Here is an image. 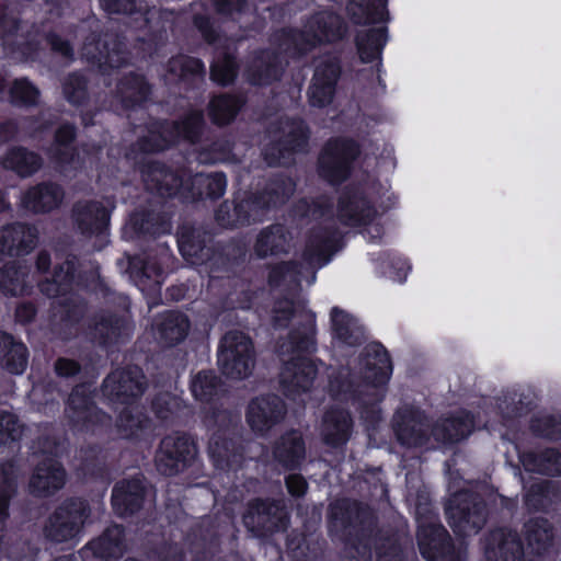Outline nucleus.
I'll return each mask as SVG.
<instances>
[{
	"instance_id": "nucleus-1",
	"label": "nucleus",
	"mask_w": 561,
	"mask_h": 561,
	"mask_svg": "<svg viewBox=\"0 0 561 561\" xmlns=\"http://www.w3.org/2000/svg\"><path fill=\"white\" fill-rule=\"evenodd\" d=\"M362 381L355 383L348 367L331 369L329 374V392L340 401L358 402L363 408L360 416L369 424L380 417L376 403L383 397V387L392 373L386 350L380 344L365 347L359 362Z\"/></svg>"
},
{
	"instance_id": "nucleus-2",
	"label": "nucleus",
	"mask_w": 561,
	"mask_h": 561,
	"mask_svg": "<svg viewBox=\"0 0 561 561\" xmlns=\"http://www.w3.org/2000/svg\"><path fill=\"white\" fill-rule=\"evenodd\" d=\"M314 328L311 316H306L302 328L293 331L279 342L277 351L284 363L279 381L286 396L296 398L311 390L318 374L314 360L304 353L314 351Z\"/></svg>"
},
{
	"instance_id": "nucleus-3",
	"label": "nucleus",
	"mask_w": 561,
	"mask_h": 561,
	"mask_svg": "<svg viewBox=\"0 0 561 561\" xmlns=\"http://www.w3.org/2000/svg\"><path fill=\"white\" fill-rule=\"evenodd\" d=\"M147 190L162 196L180 194L186 199L218 198L224 195L227 181L224 174H192L187 170L173 172L158 162H149L141 171Z\"/></svg>"
},
{
	"instance_id": "nucleus-4",
	"label": "nucleus",
	"mask_w": 561,
	"mask_h": 561,
	"mask_svg": "<svg viewBox=\"0 0 561 561\" xmlns=\"http://www.w3.org/2000/svg\"><path fill=\"white\" fill-rule=\"evenodd\" d=\"M335 233L313 231L304 252L305 265L298 270L295 262H282L274 265L268 274V283L274 287L295 290L305 278L308 285L316 280V268L325 265L335 248Z\"/></svg>"
},
{
	"instance_id": "nucleus-5",
	"label": "nucleus",
	"mask_w": 561,
	"mask_h": 561,
	"mask_svg": "<svg viewBox=\"0 0 561 561\" xmlns=\"http://www.w3.org/2000/svg\"><path fill=\"white\" fill-rule=\"evenodd\" d=\"M343 34L344 26L339 15L332 12H319L308 21L302 31L285 33L279 48L286 54L296 56L311 49L318 43L336 41Z\"/></svg>"
},
{
	"instance_id": "nucleus-6",
	"label": "nucleus",
	"mask_w": 561,
	"mask_h": 561,
	"mask_svg": "<svg viewBox=\"0 0 561 561\" xmlns=\"http://www.w3.org/2000/svg\"><path fill=\"white\" fill-rule=\"evenodd\" d=\"M255 365V352L251 339L240 331L225 334L218 351V366L232 379L249 377Z\"/></svg>"
},
{
	"instance_id": "nucleus-7",
	"label": "nucleus",
	"mask_w": 561,
	"mask_h": 561,
	"mask_svg": "<svg viewBox=\"0 0 561 561\" xmlns=\"http://www.w3.org/2000/svg\"><path fill=\"white\" fill-rule=\"evenodd\" d=\"M89 516L90 508L84 500H67L48 518L45 536L56 542L76 539L82 533Z\"/></svg>"
},
{
	"instance_id": "nucleus-8",
	"label": "nucleus",
	"mask_w": 561,
	"mask_h": 561,
	"mask_svg": "<svg viewBox=\"0 0 561 561\" xmlns=\"http://www.w3.org/2000/svg\"><path fill=\"white\" fill-rule=\"evenodd\" d=\"M450 527L459 536H472L484 526L486 516L483 503L469 492L451 495L446 507Z\"/></svg>"
},
{
	"instance_id": "nucleus-9",
	"label": "nucleus",
	"mask_w": 561,
	"mask_h": 561,
	"mask_svg": "<svg viewBox=\"0 0 561 561\" xmlns=\"http://www.w3.org/2000/svg\"><path fill=\"white\" fill-rule=\"evenodd\" d=\"M90 396V386L81 385L72 390L68 399L66 414L78 432L95 433L100 427L110 424V416L93 405Z\"/></svg>"
},
{
	"instance_id": "nucleus-10",
	"label": "nucleus",
	"mask_w": 561,
	"mask_h": 561,
	"mask_svg": "<svg viewBox=\"0 0 561 561\" xmlns=\"http://www.w3.org/2000/svg\"><path fill=\"white\" fill-rule=\"evenodd\" d=\"M145 376L137 366L116 369L103 381L102 392L113 404H127L145 391Z\"/></svg>"
},
{
	"instance_id": "nucleus-11",
	"label": "nucleus",
	"mask_w": 561,
	"mask_h": 561,
	"mask_svg": "<svg viewBox=\"0 0 561 561\" xmlns=\"http://www.w3.org/2000/svg\"><path fill=\"white\" fill-rule=\"evenodd\" d=\"M357 153V146L352 140L335 139L329 141L319 159L321 176L331 183L344 181L348 175L350 163Z\"/></svg>"
},
{
	"instance_id": "nucleus-12",
	"label": "nucleus",
	"mask_w": 561,
	"mask_h": 561,
	"mask_svg": "<svg viewBox=\"0 0 561 561\" xmlns=\"http://www.w3.org/2000/svg\"><path fill=\"white\" fill-rule=\"evenodd\" d=\"M195 454V445L186 435H169L161 440L156 454L157 469L165 476L176 474L188 465Z\"/></svg>"
},
{
	"instance_id": "nucleus-13",
	"label": "nucleus",
	"mask_w": 561,
	"mask_h": 561,
	"mask_svg": "<svg viewBox=\"0 0 561 561\" xmlns=\"http://www.w3.org/2000/svg\"><path fill=\"white\" fill-rule=\"evenodd\" d=\"M272 134L273 139L282 148L275 146L265 148L264 159L268 165L283 163L286 152L302 150L308 139L307 129L301 121L286 119L282 122L279 129L273 130Z\"/></svg>"
},
{
	"instance_id": "nucleus-14",
	"label": "nucleus",
	"mask_w": 561,
	"mask_h": 561,
	"mask_svg": "<svg viewBox=\"0 0 561 561\" xmlns=\"http://www.w3.org/2000/svg\"><path fill=\"white\" fill-rule=\"evenodd\" d=\"M417 542L428 561H453L450 538L446 529L433 520H419Z\"/></svg>"
},
{
	"instance_id": "nucleus-15",
	"label": "nucleus",
	"mask_w": 561,
	"mask_h": 561,
	"mask_svg": "<svg viewBox=\"0 0 561 561\" xmlns=\"http://www.w3.org/2000/svg\"><path fill=\"white\" fill-rule=\"evenodd\" d=\"M202 124V112L193 111L181 124H173L172 126L164 127L159 139L156 133H151L142 148L146 151H160L180 138L194 141L198 136Z\"/></svg>"
},
{
	"instance_id": "nucleus-16",
	"label": "nucleus",
	"mask_w": 561,
	"mask_h": 561,
	"mask_svg": "<svg viewBox=\"0 0 561 561\" xmlns=\"http://www.w3.org/2000/svg\"><path fill=\"white\" fill-rule=\"evenodd\" d=\"M285 404L277 396H267L254 399L247 413L250 427L264 434L284 417Z\"/></svg>"
},
{
	"instance_id": "nucleus-17",
	"label": "nucleus",
	"mask_w": 561,
	"mask_h": 561,
	"mask_svg": "<svg viewBox=\"0 0 561 561\" xmlns=\"http://www.w3.org/2000/svg\"><path fill=\"white\" fill-rule=\"evenodd\" d=\"M484 557L485 561H522L524 548L520 538L511 529L493 530L486 540Z\"/></svg>"
},
{
	"instance_id": "nucleus-18",
	"label": "nucleus",
	"mask_w": 561,
	"mask_h": 561,
	"mask_svg": "<svg viewBox=\"0 0 561 561\" xmlns=\"http://www.w3.org/2000/svg\"><path fill=\"white\" fill-rule=\"evenodd\" d=\"M66 483V471L55 459L46 458L34 469L30 479V491L37 496H48Z\"/></svg>"
},
{
	"instance_id": "nucleus-19",
	"label": "nucleus",
	"mask_w": 561,
	"mask_h": 561,
	"mask_svg": "<svg viewBox=\"0 0 561 561\" xmlns=\"http://www.w3.org/2000/svg\"><path fill=\"white\" fill-rule=\"evenodd\" d=\"M75 226L85 237L102 234L108 221V213L100 202H79L72 210Z\"/></svg>"
},
{
	"instance_id": "nucleus-20",
	"label": "nucleus",
	"mask_w": 561,
	"mask_h": 561,
	"mask_svg": "<svg viewBox=\"0 0 561 561\" xmlns=\"http://www.w3.org/2000/svg\"><path fill=\"white\" fill-rule=\"evenodd\" d=\"M293 247V236L283 225L276 224L263 228L256 236L253 251L260 259L286 254Z\"/></svg>"
},
{
	"instance_id": "nucleus-21",
	"label": "nucleus",
	"mask_w": 561,
	"mask_h": 561,
	"mask_svg": "<svg viewBox=\"0 0 561 561\" xmlns=\"http://www.w3.org/2000/svg\"><path fill=\"white\" fill-rule=\"evenodd\" d=\"M294 191L295 183L290 179L275 181L266 192L241 199L239 203H249L242 214H253L257 209L259 217L254 221L261 220L266 209L285 203Z\"/></svg>"
},
{
	"instance_id": "nucleus-22",
	"label": "nucleus",
	"mask_w": 561,
	"mask_h": 561,
	"mask_svg": "<svg viewBox=\"0 0 561 561\" xmlns=\"http://www.w3.org/2000/svg\"><path fill=\"white\" fill-rule=\"evenodd\" d=\"M36 229L22 224L0 228V254H27L36 245Z\"/></svg>"
},
{
	"instance_id": "nucleus-23",
	"label": "nucleus",
	"mask_w": 561,
	"mask_h": 561,
	"mask_svg": "<svg viewBox=\"0 0 561 561\" xmlns=\"http://www.w3.org/2000/svg\"><path fill=\"white\" fill-rule=\"evenodd\" d=\"M145 486L141 479L125 480L117 483L112 493L113 508L119 516L137 512L144 500Z\"/></svg>"
},
{
	"instance_id": "nucleus-24",
	"label": "nucleus",
	"mask_w": 561,
	"mask_h": 561,
	"mask_svg": "<svg viewBox=\"0 0 561 561\" xmlns=\"http://www.w3.org/2000/svg\"><path fill=\"white\" fill-rule=\"evenodd\" d=\"M376 210L358 193H345L340 197L337 217L345 225L357 226L373 221Z\"/></svg>"
},
{
	"instance_id": "nucleus-25",
	"label": "nucleus",
	"mask_w": 561,
	"mask_h": 561,
	"mask_svg": "<svg viewBox=\"0 0 561 561\" xmlns=\"http://www.w3.org/2000/svg\"><path fill=\"white\" fill-rule=\"evenodd\" d=\"M64 199L60 186L43 183L30 188L21 198L22 206L33 213H48L57 208Z\"/></svg>"
},
{
	"instance_id": "nucleus-26",
	"label": "nucleus",
	"mask_w": 561,
	"mask_h": 561,
	"mask_svg": "<svg viewBox=\"0 0 561 561\" xmlns=\"http://www.w3.org/2000/svg\"><path fill=\"white\" fill-rule=\"evenodd\" d=\"M352 428L350 413L339 407L331 408L323 416L321 435L331 446H340L347 442Z\"/></svg>"
},
{
	"instance_id": "nucleus-27",
	"label": "nucleus",
	"mask_w": 561,
	"mask_h": 561,
	"mask_svg": "<svg viewBox=\"0 0 561 561\" xmlns=\"http://www.w3.org/2000/svg\"><path fill=\"white\" fill-rule=\"evenodd\" d=\"M84 550L103 560H116L126 551L124 530L117 525L107 527L101 536L90 541Z\"/></svg>"
},
{
	"instance_id": "nucleus-28",
	"label": "nucleus",
	"mask_w": 561,
	"mask_h": 561,
	"mask_svg": "<svg viewBox=\"0 0 561 561\" xmlns=\"http://www.w3.org/2000/svg\"><path fill=\"white\" fill-rule=\"evenodd\" d=\"M274 459L286 469L297 468L306 456L302 436L297 431L283 435L273 449Z\"/></svg>"
},
{
	"instance_id": "nucleus-29",
	"label": "nucleus",
	"mask_w": 561,
	"mask_h": 561,
	"mask_svg": "<svg viewBox=\"0 0 561 561\" xmlns=\"http://www.w3.org/2000/svg\"><path fill=\"white\" fill-rule=\"evenodd\" d=\"M398 439L407 446H420L427 439L428 425L414 412L398 413L394 417Z\"/></svg>"
},
{
	"instance_id": "nucleus-30",
	"label": "nucleus",
	"mask_w": 561,
	"mask_h": 561,
	"mask_svg": "<svg viewBox=\"0 0 561 561\" xmlns=\"http://www.w3.org/2000/svg\"><path fill=\"white\" fill-rule=\"evenodd\" d=\"M34 284L27 266L10 263L0 270V290L4 295L22 296L31 293Z\"/></svg>"
},
{
	"instance_id": "nucleus-31",
	"label": "nucleus",
	"mask_w": 561,
	"mask_h": 561,
	"mask_svg": "<svg viewBox=\"0 0 561 561\" xmlns=\"http://www.w3.org/2000/svg\"><path fill=\"white\" fill-rule=\"evenodd\" d=\"M473 427L472 416L467 412H459L454 419L438 421L432 428V435L437 442L456 443L467 437Z\"/></svg>"
},
{
	"instance_id": "nucleus-32",
	"label": "nucleus",
	"mask_w": 561,
	"mask_h": 561,
	"mask_svg": "<svg viewBox=\"0 0 561 561\" xmlns=\"http://www.w3.org/2000/svg\"><path fill=\"white\" fill-rule=\"evenodd\" d=\"M525 470L547 476L561 473V454L553 448L538 449L519 456Z\"/></svg>"
},
{
	"instance_id": "nucleus-33",
	"label": "nucleus",
	"mask_w": 561,
	"mask_h": 561,
	"mask_svg": "<svg viewBox=\"0 0 561 561\" xmlns=\"http://www.w3.org/2000/svg\"><path fill=\"white\" fill-rule=\"evenodd\" d=\"M149 419L136 407L124 408L116 420V430L124 439L138 440L146 436Z\"/></svg>"
},
{
	"instance_id": "nucleus-34",
	"label": "nucleus",
	"mask_w": 561,
	"mask_h": 561,
	"mask_svg": "<svg viewBox=\"0 0 561 561\" xmlns=\"http://www.w3.org/2000/svg\"><path fill=\"white\" fill-rule=\"evenodd\" d=\"M387 42V30L383 26L362 30L356 36V46L359 58L363 62L377 61L380 64V54Z\"/></svg>"
},
{
	"instance_id": "nucleus-35",
	"label": "nucleus",
	"mask_w": 561,
	"mask_h": 561,
	"mask_svg": "<svg viewBox=\"0 0 561 561\" xmlns=\"http://www.w3.org/2000/svg\"><path fill=\"white\" fill-rule=\"evenodd\" d=\"M156 330L163 343L174 345L186 337L190 330V321L185 314L170 311L157 320Z\"/></svg>"
},
{
	"instance_id": "nucleus-36",
	"label": "nucleus",
	"mask_w": 561,
	"mask_h": 561,
	"mask_svg": "<svg viewBox=\"0 0 561 561\" xmlns=\"http://www.w3.org/2000/svg\"><path fill=\"white\" fill-rule=\"evenodd\" d=\"M27 353L24 344L0 332V366L12 374H22L26 368Z\"/></svg>"
},
{
	"instance_id": "nucleus-37",
	"label": "nucleus",
	"mask_w": 561,
	"mask_h": 561,
	"mask_svg": "<svg viewBox=\"0 0 561 561\" xmlns=\"http://www.w3.org/2000/svg\"><path fill=\"white\" fill-rule=\"evenodd\" d=\"M332 328L335 336L347 345H356L364 341L363 328L345 311L333 308L331 311Z\"/></svg>"
},
{
	"instance_id": "nucleus-38",
	"label": "nucleus",
	"mask_w": 561,
	"mask_h": 561,
	"mask_svg": "<svg viewBox=\"0 0 561 561\" xmlns=\"http://www.w3.org/2000/svg\"><path fill=\"white\" fill-rule=\"evenodd\" d=\"M93 335L103 343H112L130 332L127 319L116 318L112 314H101L94 324Z\"/></svg>"
},
{
	"instance_id": "nucleus-39",
	"label": "nucleus",
	"mask_w": 561,
	"mask_h": 561,
	"mask_svg": "<svg viewBox=\"0 0 561 561\" xmlns=\"http://www.w3.org/2000/svg\"><path fill=\"white\" fill-rule=\"evenodd\" d=\"M336 80V72H314L308 92L310 104L322 107L331 103Z\"/></svg>"
},
{
	"instance_id": "nucleus-40",
	"label": "nucleus",
	"mask_w": 561,
	"mask_h": 561,
	"mask_svg": "<svg viewBox=\"0 0 561 561\" xmlns=\"http://www.w3.org/2000/svg\"><path fill=\"white\" fill-rule=\"evenodd\" d=\"M168 257L167 253L160 256L148 255L146 259H134L130 265L140 272V284L145 287L159 286L163 282L164 272L162 263Z\"/></svg>"
},
{
	"instance_id": "nucleus-41",
	"label": "nucleus",
	"mask_w": 561,
	"mask_h": 561,
	"mask_svg": "<svg viewBox=\"0 0 561 561\" xmlns=\"http://www.w3.org/2000/svg\"><path fill=\"white\" fill-rule=\"evenodd\" d=\"M528 547L536 553L548 549L553 539V529L547 519H531L525 525Z\"/></svg>"
},
{
	"instance_id": "nucleus-42",
	"label": "nucleus",
	"mask_w": 561,
	"mask_h": 561,
	"mask_svg": "<svg viewBox=\"0 0 561 561\" xmlns=\"http://www.w3.org/2000/svg\"><path fill=\"white\" fill-rule=\"evenodd\" d=\"M2 164L5 169H11L22 176H27L39 169L42 160L34 152L16 148L5 154Z\"/></svg>"
},
{
	"instance_id": "nucleus-43",
	"label": "nucleus",
	"mask_w": 561,
	"mask_h": 561,
	"mask_svg": "<svg viewBox=\"0 0 561 561\" xmlns=\"http://www.w3.org/2000/svg\"><path fill=\"white\" fill-rule=\"evenodd\" d=\"M73 262L66 261L55 271L53 280L47 279L39 284L41 291L48 297H57L66 294L73 280Z\"/></svg>"
},
{
	"instance_id": "nucleus-44",
	"label": "nucleus",
	"mask_w": 561,
	"mask_h": 561,
	"mask_svg": "<svg viewBox=\"0 0 561 561\" xmlns=\"http://www.w3.org/2000/svg\"><path fill=\"white\" fill-rule=\"evenodd\" d=\"M249 203H237L234 206L228 202L222 203L216 211V220L222 227H236L238 225H249L251 220L259 217V210L253 214H242Z\"/></svg>"
},
{
	"instance_id": "nucleus-45",
	"label": "nucleus",
	"mask_w": 561,
	"mask_h": 561,
	"mask_svg": "<svg viewBox=\"0 0 561 561\" xmlns=\"http://www.w3.org/2000/svg\"><path fill=\"white\" fill-rule=\"evenodd\" d=\"M241 108V102L231 96L214 98L209 104V115L214 123L225 125L230 123Z\"/></svg>"
},
{
	"instance_id": "nucleus-46",
	"label": "nucleus",
	"mask_w": 561,
	"mask_h": 561,
	"mask_svg": "<svg viewBox=\"0 0 561 561\" xmlns=\"http://www.w3.org/2000/svg\"><path fill=\"white\" fill-rule=\"evenodd\" d=\"M347 11L355 23L366 24L383 20V8L375 7L370 0H350Z\"/></svg>"
},
{
	"instance_id": "nucleus-47",
	"label": "nucleus",
	"mask_w": 561,
	"mask_h": 561,
	"mask_svg": "<svg viewBox=\"0 0 561 561\" xmlns=\"http://www.w3.org/2000/svg\"><path fill=\"white\" fill-rule=\"evenodd\" d=\"M556 496L552 482L539 481L534 483L525 495L526 505L530 510H545L549 506Z\"/></svg>"
},
{
	"instance_id": "nucleus-48",
	"label": "nucleus",
	"mask_w": 561,
	"mask_h": 561,
	"mask_svg": "<svg viewBox=\"0 0 561 561\" xmlns=\"http://www.w3.org/2000/svg\"><path fill=\"white\" fill-rule=\"evenodd\" d=\"M209 456L214 466L218 469H229L237 463V455L232 453L230 443L218 436H214L209 442Z\"/></svg>"
},
{
	"instance_id": "nucleus-49",
	"label": "nucleus",
	"mask_w": 561,
	"mask_h": 561,
	"mask_svg": "<svg viewBox=\"0 0 561 561\" xmlns=\"http://www.w3.org/2000/svg\"><path fill=\"white\" fill-rule=\"evenodd\" d=\"M218 378L213 371H199L191 381V391L195 399L207 402L216 393Z\"/></svg>"
},
{
	"instance_id": "nucleus-50",
	"label": "nucleus",
	"mask_w": 561,
	"mask_h": 561,
	"mask_svg": "<svg viewBox=\"0 0 561 561\" xmlns=\"http://www.w3.org/2000/svg\"><path fill=\"white\" fill-rule=\"evenodd\" d=\"M73 138L75 129L70 125H62L57 130L51 154L58 162L66 163L72 159L70 145Z\"/></svg>"
},
{
	"instance_id": "nucleus-51",
	"label": "nucleus",
	"mask_w": 561,
	"mask_h": 561,
	"mask_svg": "<svg viewBox=\"0 0 561 561\" xmlns=\"http://www.w3.org/2000/svg\"><path fill=\"white\" fill-rule=\"evenodd\" d=\"M272 510L273 505L268 502L256 500L250 505L248 513L243 517L244 525L251 530L268 528L267 519Z\"/></svg>"
},
{
	"instance_id": "nucleus-52",
	"label": "nucleus",
	"mask_w": 561,
	"mask_h": 561,
	"mask_svg": "<svg viewBox=\"0 0 561 561\" xmlns=\"http://www.w3.org/2000/svg\"><path fill=\"white\" fill-rule=\"evenodd\" d=\"M11 472H3L0 476V530H4L5 520L9 517V501L15 491V474L12 467Z\"/></svg>"
},
{
	"instance_id": "nucleus-53",
	"label": "nucleus",
	"mask_w": 561,
	"mask_h": 561,
	"mask_svg": "<svg viewBox=\"0 0 561 561\" xmlns=\"http://www.w3.org/2000/svg\"><path fill=\"white\" fill-rule=\"evenodd\" d=\"M23 426L11 413H0V447L7 446L22 437Z\"/></svg>"
},
{
	"instance_id": "nucleus-54",
	"label": "nucleus",
	"mask_w": 561,
	"mask_h": 561,
	"mask_svg": "<svg viewBox=\"0 0 561 561\" xmlns=\"http://www.w3.org/2000/svg\"><path fill=\"white\" fill-rule=\"evenodd\" d=\"M531 431L543 437L557 438L561 435V417L550 414H540L531 420Z\"/></svg>"
},
{
	"instance_id": "nucleus-55",
	"label": "nucleus",
	"mask_w": 561,
	"mask_h": 561,
	"mask_svg": "<svg viewBox=\"0 0 561 561\" xmlns=\"http://www.w3.org/2000/svg\"><path fill=\"white\" fill-rule=\"evenodd\" d=\"M105 11L113 14L146 13V7L141 0H100Z\"/></svg>"
},
{
	"instance_id": "nucleus-56",
	"label": "nucleus",
	"mask_w": 561,
	"mask_h": 561,
	"mask_svg": "<svg viewBox=\"0 0 561 561\" xmlns=\"http://www.w3.org/2000/svg\"><path fill=\"white\" fill-rule=\"evenodd\" d=\"M10 95L13 103L33 105L37 101L38 91L26 80H16L10 89Z\"/></svg>"
},
{
	"instance_id": "nucleus-57",
	"label": "nucleus",
	"mask_w": 561,
	"mask_h": 561,
	"mask_svg": "<svg viewBox=\"0 0 561 561\" xmlns=\"http://www.w3.org/2000/svg\"><path fill=\"white\" fill-rule=\"evenodd\" d=\"M64 94L65 98L72 104H81L85 100V83L78 73H69L64 83Z\"/></svg>"
},
{
	"instance_id": "nucleus-58",
	"label": "nucleus",
	"mask_w": 561,
	"mask_h": 561,
	"mask_svg": "<svg viewBox=\"0 0 561 561\" xmlns=\"http://www.w3.org/2000/svg\"><path fill=\"white\" fill-rule=\"evenodd\" d=\"M329 211V201L324 197L319 201L309 202L307 199L299 201L294 209L297 217H311L313 219L323 217Z\"/></svg>"
},
{
	"instance_id": "nucleus-59",
	"label": "nucleus",
	"mask_w": 561,
	"mask_h": 561,
	"mask_svg": "<svg viewBox=\"0 0 561 561\" xmlns=\"http://www.w3.org/2000/svg\"><path fill=\"white\" fill-rule=\"evenodd\" d=\"M46 42L50 47V50L56 56L61 58L65 61V64H68L71 60H73V47L68 39L64 38L61 35L57 33H49L46 36Z\"/></svg>"
},
{
	"instance_id": "nucleus-60",
	"label": "nucleus",
	"mask_w": 561,
	"mask_h": 561,
	"mask_svg": "<svg viewBox=\"0 0 561 561\" xmlns=\"http://www.w3.org/2000/svg\"><path fill=\"white\" fill-rule=\"evenodd\" d=\"M179 400L170 393H161L152 402V409L156 415L162 420L172 416L179 409Z\"/></svg>"
},
{
	"instance_id": "nucleus-61",
	"label": "nucleus",
	"mask_w": 561,
	"mask_h": 561,
	"mask_svg": "<svg viewBox=\"0 0 561 561\" xmlns=\"http://www.w3.org/2000/svg\"><path fill=\"white\" fill-rule=\"evenodd\" d=\"M295 316L294 305L290 300L277 301L273 309V321L276 327L286 325L290 317Z\"/></svg>"
},
{
	"instance_id": "nucleus-62",
	"label": "nucleus",
	"mask_w": 561,
	"mask_h": 561,
	"mask_svg": "<svg viewBox=\"0 0 561 561\" xmlns=\"http://www.w3.org/2000/svg\"><path fill=\"white\" fill-rule=\"evenodd\" d=\"M214 5L218 13L222 15L233 16L237 13H241L244 5L245 0H213Z\"/></svg>"
},
{
	"instance_id": "nucleus-63",
	"label": "nucleus",
	"mask_w": 561,
	"mask_h": 561,
	"mask_svg": "<svg viewBox=\"0 0 561 561\" xmlns=\"http://www.w3.org/2000/svg\"><path fill=\"white\" fill-rule=\"evenodd\" d=\"M286 485L290 494L300 496L306 492L307 482L301 476L290 474L286 479Z\"/></svg>"
},
{
	"instance_id": "nucleus-64",
	"label": "nucleus",
	"mask_w": 561,
	"mask_h": 561,
	"mask_svg": "<svg viewBox=\"0 0 561 561\" xmlns=\"http://www.w3.org/2000/svg\"><path fill=\"white\" fill-rule=\"evenodd\" d=\"M55 370L59 376L69 377L78 373L79 366L71 359L60 358L55 364Z\"/></svg>"
}]
</instances>
